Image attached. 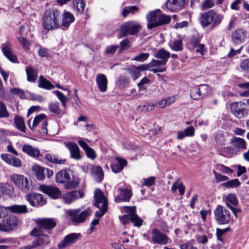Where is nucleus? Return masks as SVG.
<instances>
[{"mask_svg": "<svg viewBox=\"0 0 249 249\" xmlns=\"http://www.w3.org/2000/svg\"><path fill=\"white\" fill-rule=\"evenodd\" d=\"M1 50L4 55L11 62L18 63L17 56L13 53L12 45L8 42L2 44L1 45Z\"/></svg>", "mask_w": 249, "mask_h": 249, "instance_id": "14", "label": "nucleus"}, {"mask_svg": "<svg viewBox=\"0 0 249 249\" xmlns=\"http://www.w3.org/2000/svg\"><path fill=\"white\" fill-rule=\"evenodd\" d=\"M17 220L14 215H7L0 222V231H8L17 226Z\"/></svg>", "mask_w": 249, "mask_h": 249, "instance_id": "12", "label": "nucleus"}, {"mask_svg": "<svg viewBox=\"0 0 249 249\" xmlns=\"http://www.w3.org/2000/svg\"><path fill=\"white\" fill-rule=\"evenodd\" d=\"M5 209L8 210L12 213L17 214H24L29 213L28 209L26 205H14L6 207Z\"/></svg>", "mask_w": 249, "mask_h": 249, "instance_id": "27", "label": "nucleus"}, {"mask_svg": "<svg viewBox=\"0 0 249 249\" xmlns=\"http://www.w3.org/2000/svg\"><path fill=\"white\" fill-rule=\"evenodd\" d=\"M73 4L74 8L78 13L82 14L84 12L85 4L83 0H74Z\"/></svg>", "mask_w": 249, "mask_h": 249, "instance_id": "44", "label": "nucleus"}, {"mask_svg": "<svg viewBox=\"0 0 249 249\" xmlns=\"http://www.w3.org/2000/svg\"><path fill=\"white\" fill-rule=\"evenodd\" d=\"M22 151L33 157H38L40 155L39 150L29 144H25L22 147Z\"/></svg>", "mask_w": 249, "mask_h": 249, "instance_id": "30", "label": "nucleus"}, {"mask_svg": "<svg viewBox=\"0 0 249 249\" xmlns=\"http://www.w3.org/2000/svg\"><path fill=\"white\" fill-rule=\"evenodd\" d=\"M245 107V103L236 102L231 105V110L236 118L240 119L243 118L248 113Z\"/></svg>", "mask_w": 249, "mask_h": 249, "instance_id": "11", "label": "nucleus"}, {"mask_svg": "<svg viewBox=\"0 0 249 249\" xmlns=\"http://www.w3.org/2000/svg\"><path fill=\"white\" fill-rule=\"evenodd\" d=\"M33 170L35 172L36 178L37 179L42 180L45 178V168L39 165H34Z\"/></svg>", "mask_w": 249, "mask_h": 249, "instance_id": "37", "label": "nucleus"}, {"mask_svg": "<svg viewBox=\"0 0 249 249\" xmlns=\"http://www.w3.org/2000/svg\"><path fill=\"white\" fill-rule=\"evenodd\" d=\"M170 48L174 51L178 52L183 49L182 41L181 39L174 40L169 43Z\"/></svg>", "mask_w": 249, "mask_h": 249, "instance_id": "38", "label": "nucleus"}, {"mask_svg": "<svg viewBox=\"0 0 249 249\" xmlns=\"http://www.w3.org/2000/svg\"><path fill=\"white\" fill-rule=\"evenodd\" d=\"M14 123L16 127L20 131H25V125L22 118L16 116L14 118Z\"/></svg>", "mask_w": 249, "mask_h": 249, "instance_id": "41", "label": "nucleus"}, {"mask_svg": "<svg viewBox=\"0 0 249 249\" xmlns=\"http://www.w3.org/2000/svg\"><path fill=\"white\" fill-rule=\"evenodd\" d=\"M143 180L142 185L149 187L155 184V178L154 177H150L147 178H143Z\"/></svg>", "mask_w": 249, "mask_h": 249, "instance_id": "62", "label": "nucleus"}, {"mask_svg": "<svg viewBox=\"0 0 249 249\" xmlns=\"http://www.w3.org/2000/svg\"><path fill=\"white\" fill-rule=\"evenodd\" d=\"M150 82L149 79L144 77H143L141 81L138 84V86L139 87V91H142L146 89L145 87H144V85L146 84H148Z\"/></svg>", "mask_w": 249, "mask_h": 249, "instance_id": "64", "label": "nucleus"}, {"mask_svg": "<svg viewBox=\"0 0 249 249\" xmlns=\"http://www.w3.org/2000/svg\"><path fill=\"white\" fill-rule=\"evenodd\" d=\"M230 231V228L228 227L224 229H220L219 228L216 229V235L217 237V239L218 241L221 242H223L222 236L227 232Z\"/></svg>", "mask_w": 249, "mask_h": 249, "instance_id": "52", "label": "nucleus"}, {"mask_svg": "<svg viewBox=\"0 0 249 249\" xmlns=\"http://www.w3.org/2000/svg\"><path fill=\"white\" fill-rule=\"evenodd\" d=\"M69 150L71 158L79 160L82 158L78 145L74 142H69L66 145Z\"/></svg>", "mask_w": 249, "mask_h": 249, "instance_id": "23", "label": "nucleus"}, {"mask_svg": "<svg viewBox=\"0 0 249 249\" xmlns=\"http://www.w3.org/2000/svg\"><path fill=\"white\" fill-rule=\"evenodd\" d=\"M1 159L7 164L16 167H20L21 166V161L19 159L8 154H2Z\"/></svg>", "mask_w": 249, "mask_h": 249, "instance_id": "19", "label": "nucleus"}, {"mask_svg": "<svg viewBox=\"0 0 249 249\" xmlns=\"http://www.w3.org/2000/svg\"><path fill=\"white\" fill-rule=\"evenodd\" d=\"M40 190L53 199H57L61 196V191L56 187L50 185H42Z\"/></svg>", "mask_w": 249, "mask_h": 249, "instance_id": "15", "label": "nucleus"}, {"mask_svg": "<svg viewBox=\"0 0 249 249\" xmlns=\"http://www.w3.org/2000/svg\"><path fill=\"white\" fill-rule=\"evenodd\" d=\"M130 208H132V207H125V211L126 213H127V214L120 216L119 217V219L124 225L128 224L129 221H131L132 211L131 209H130Z\"/></svg>", "mask_w": 249, "mask_h": 249, "instance_id": "34", "label": "nucleus"}, {"mask_svg": "<svg viewBox=\"0 0 249 249\" xmlns=\"http://www.w3.org/2000/svg\"><path fill=\"white\" fill-rule=\"evenodd\" d=\"M195 134V128L191 126L185 128L183 131H180L178 132L177 139L178 140L183 139L185 137H193Z\"/></svg>", "mask_w": 249, "mask_h": 249, "instance_id": "32", "label": "nucleus"}, {"mask_svg": "<svg viewBox=\"0 0 249 249\" xmlns=\"http://www.w3.org/2000/svg\"><path fill=\"white\" fill-rule=\"evenodd\" d=\"M216 166H217V170L223 173L227 174H231L233 172V171L232 169H231L230 167L226 166L223 164H217L216 165Z\"/></svg>", "mask_w": 249, "mask_h": 249, "instance_id": "54", "label": "nucleus"}, {"mask_svg": "<svg viewBox=\"0 0 249 249\" xmlns=\"http://www.w3.org/2000/svg\"><path fill=\"white\" fill-rule=\"evenodd\" d=\"M216 143L220 145L225 144V139L223 134L221 133H217L215 137Z\"/></svg>", "mask_w": 249, "mask_h": 249, "instance_id": "57", "label": "nucleus"}, {"mask_svg": "<svg viewBox=\"0 0 249 249\" xmlns=\"http://www.w3.org/2000/svg\"><path fill=\"white\" fill-rule=\"evenodd\" d=\"M83 196L84 193L82 191H73L64 194L62 198L65 203L70 204L75 200L82 197Z\"/></svg>", "mask_w": 249, "mask_h": 249, "instance_id": "18", "label": "nucleus"}, {"mask_svg": "<svg viewBox=\"0 0 249 249\" xmlns=\"http://www.w3.org/2000/svg\"><path fill=\"white\" fill-rule=\"evenodd\" d=\"M223 16L213 10L200 13L199 22L204 28L211 25L212 29L219 25L222 22Z\"/></svg>", "mask_w": 249, "mask_h": 249, "instance_id": "2", "label": "nucleus"}, {"mask_svg": "<svg viewBox=\"0 0 249 249\" xmlns=\"http://www.w3.org/2000/svg\"><path fill=\"white\" fill-rule=\"evenodd\" d=\"M152 241L154 244L165 245L168 243L169 238L158 229L154 228L151 231Z\"/></svg>", "mask_w": 249, "mask_h": 249, "instance_id": "9", "label": "nucleus"}, {"mask_svg": "<svg viewBox=\"0 0 249 249\" xmlns=\"http://www.w3.org/2000/svg\"><path fill=\"white\" fill-rule=\"evenodd\" d=\"M11 92L12 94L17 95L20 98L23 99L25 97V93L24 91L23 90L20 89H11Z\"/></svg>", "mask_w": 249, "mask_h": 249, "instance_id": "58", "label": "nucleus"}, {"mask_svg": "<svg viewBox=\"0 0 249 249\" xmlns=\"http://www.w3.org/2000/svg\"><path fill=\"white\" fill-rule=\"evenodd\" d=\"M18 40L25 51L27 52L30 50L31 44L29 40L21 36L18 37Z\"/></svg>", "mask_w": 249, "mask_h": 249, "instance_id": "47", "label": "nucleus"}, {"mask_svg": "<svg viewBox=\"0 0 249 249\" xmlns=\"http://www.w3.org/2000/svg\"><path fill=\"white\" fill-rule=\"evenodd\" d=\"M49 108L52 112L55 114H59L61 112V109L59 107V103L57 102L50 103Z\"/></svg>", "mask_w": 249, "mask_h": 249, "instance_id": "51", "label": "nucleus"}, {"mask_svg": "<svg viewBox=\"0 0 249 249\" xmlns=\"http://www.w3.org/2000/svg\"><path fill=\"white\" fill-rule=\"evenodd\" d=\"M241 184L239 180L237 179H233L222 183V186L226 188H234L238 187Z\"/></svg>", "mask_w": 249, "mask_h": 249, "instance_id": "40", "label": "nucleus"}, {"mask_svg": "<svg viewBox=\"0 0 249 249\" xmlns=\"http://www.w3.org/2000/svg\"><path fill=\"white\" fill-rule=\"evenodd\" d=\"M190 96L194 100H199L204 97L201 94L198 87H194L191 89Z\"/></svg>", "mask_w": 249, "mask_h": 249, "instance_id": "46", "label": "nucleus"}, {"mask_svg": "<svg viewBox=\"0 0 249 249\" xmlns=\"http://www.w3.org/2000/svg\"><path fill=\"white\" fill-rule=\"evenodd\" d=\"M188 1L189 0H168L166 7L168 10L174 11L183 7Z\"/></svg>", "mask_w": 249, "mask_h": 249, "instance_id": "20", "label": "nucleus"}, {"mask_svg": "<svg viewBox=\"0 0 249 249\" xmlns=\"http://www.w3.org/2000/svg\"><path fill=\"white\" fill-rule=\"evenodd\" d=\"M240 68L246 73H249V59H246L241 62Z\"/></svg>", "mask_w": 249, "mask_h": 249, "instance_id": "56", "label": "nucleus"}, {"mask_svg": "<svg viewBox=\"0 0 249 249\" xmlns=\"http://www.w3.org/2000/svg\"><path fill=\"white\" fill-rule=\"evenodd\" d=\"M62 22L60 26L68 28L70 24L74 21V17L73 15L68 11H65L61 15Z\"/></svg>", "mask_w": 249, "mask_h": 249, "instance_id": "25", "label": "nucleus"}, {"mask_svg": "<svg viewBox=\"0 0 249 249\" xmlns=\"http://www.w3.org/2000/svg\"><path fill=\"white\" fill-rule=\"evenodd\" d=\"M45 158L48 161L55 164H64L66 162V160L59 159L58 157L49 154H47Z\"/></svg>", "mask_w": 249, "mask_h": 249, "instance_id": "42", "label": "nucleus"}, {"mask_svg": "<svg viewBox=\"0 0 249 249\" xmlns=\"http://www.w3.org/2000/svg\"><path fill=\"white\" fill-rule=\"evenodd\" d=\"M138 11V8L136 6L126 7L122 12V15L125 17L128 13L134 14Z\"/></svg>", "mask_w": 249, "mask_h": 249, "instance_id": "50", "label": "nucleus"}, {"mask_svg": "<svg viewBox=\"0 0 249 249\" xmlns=\"http://www.w3.org/2000/svg\"><path fill=\"white\" fill-rule=\"evenodd\" d=\"M9 116V113L7 111L6 105L0 101V118H7Z\"/></svg>", "mask_w": 249, "mask_h": 249, "instance_id": "49", "label": "nucleus"}, {"mask_svg": "<svg viewBox=\"0 0 249 249\" xmlns=\"http://www.w3.org/2000/svg\"><path fill=\"white\" fill-rule=\"evenodd\" d=\"M10 180L24 192L30 191V183L28 179L22 175L14 174L10 177Z\"/></svg>", "mask_w": 249, "mask_h": 249, "instance_id": "7", "label": "nucleus"}, {"mask_svg": "<svg viewBox=\"0 0 249 249\" xmlns=\"http://www.w3.org/2000/svg\"><path fill=\"white\" fill-rule=\"evenodd\" d=\"M96 82L101 92H105L107 91V79L104 74H98L96 78Z\"/></svg>", "mask_w": 249, "mask_h": 249, "instance_id": "22", "label": "nucleus"}, {"mask_svg": "<svg viewBox=\"0 0 249 249\" xmlns=\"http://www.w3.org/2000/svg\"><path fill=\"white\" fill-rule=\"evenodd\" d=\"M36 224L41 229L49 230L54 228L56 225V222L52 218H38L36 220Z\"/></svg>", "mask_w": 249, "mask_h": 249, "instance_id": "16", "label": "nucleus"}, {"mask_svg": "<svg viewBox=\"0 0 249 249\" xmlns=\"http://www.w3.org/2000/svg\"><path fill=\"white\" fill-rule=\"evenodd\" d=\"M213 174L214 176L216 182L226 181L228 179V178L227 176L218 173L215 170H213Z\"/></svg>", "mask_w": 249, "mask_h": 249, "instance_id": "55", "label": "nucleus"}, {"mask_svg": "<svg viewBox=\"0 0 249 249\" xmlns=\"http://www.w3.org/2000/svg\"><path fill=\"white\" fill-rule=\"evenodd\" d=\"M81 237V234L79 233H71L67 235L64 239L58 244V249H63L71 244L75 243Z\"/></svg>", "mask_w": 249, "mask_h": 249, "instance_id": "13", "label": "nucleus"}, {"mask_svg": "<svg viewBox=\"0 0 249 249\" xmlns=\"http://www.w3.org/2000/svg\"><path fill=\"white\" fill-rule=\"evenodd\" d=\"M70 175L66 169L61 170L55 175V181L57 183H63L70 179Z\"/></svg>", "mask_w": 249, "mask_h": 249, "instance_id": "29", "label": "nucleus"}, {"mask_svg": "<svg viewBox=\"0 0 249 249\" xmlns=\"http://www.w3.org/2000/svg\"><path fill=\"white\" fill-rule=\"evenodd\" d=\"M154 57L157 59L161 60L166 64L169 58L170 57V53L166 50L160 49L154 53Z\"/></svg>", "mask_w": 249, "mask_h": 249, "instance_id": "33", "label": "nucleus"}, {"mask_svg": "<svg viewBox=\"0 0 249 249\" xmlns=\"http://www.w3.org/2000/svg\"><path fill=\"white\" fill-rule=\"evenodd\" d=\"M148 53H141L139 55L135 56L132 59L139 62H143L149 57Z\"/></svg>", "mask_w": 249, "mask_h": 249, "instance_id": "60", "label": "nucleus"}, {"mask_svg": "<svg viewBox=\"0 0 249 249\" xmlns=\"http://www.w3.org/2000/svg\"><path fill=\"white\" fill-rule=\"evenodd\" d=\"M61 14L57 9H49L45 11L42 17L44 28L48 31L53 30L60 27Z\"/></svg>", "mask_w": 249, "mask_h": 249, "instance_id": "1", "label": "nucleus"}, {"mask_svg": "<svg viewBox=\"0 0 249 249\" xmlns=\"http://www.w3.org/2000/svg\"><path fill=\"white\" fill-rule=\"evenodd\" d=\"M46 117V116L45 115L43 114H41L40 115H39L37 116H36L34 121H33V125L32 126H31L30 124V120L29 121V127L30 128L33 130H34V128L37 126L39 123H41V122H43L44 121H45V118Z\"/></svg>", "mask_w": 249, "mask_h": 249, "instance_id": "43", "label": "nucleus"}, {"mask_svg": "<svg viewBox=\"0 0 249 249\" xmlns=\"http://www.w3.org/2000/svg\"><path fill=\"white\" fill-rule=\"evenodd\" d=\"M115 160L117 163L112 164L111 165V169L113 172L117 173L123 170L124 167L127 164V161L119 157H115Z\"/></svg>", "mask_w": 249, "mask_h": 249, "instance_id": "28", "label": "nucleus"}, {"mask_svg": "<svg viewBox=\"0 0 249 249\" xmlns=\"http://www.w3.org/2000/svg\"><path fill=\"white\" fill-rule=\"evenodd\" d=\"M53 93L56 95L57 98L61 102L62 105L65 107L66 106V102L68 100V98L59 90L54 91Z\"/></svg>", "mask_w": 249, "mask_h": 249, "instance_id": "53", "label": "nucleus"}, {"mask_svg": "<svg viewBox=\"0 0 249 249\" xmlns=\"http://www.w3.org/2000/svg\"><path fill=\"white\" fill-rule=\"evenodd\" d=\"M38 87L46 89H51L54 88L53 85L42 76H39Z\"/></svg>", "mask_w": 249, "mask_h": 249, "instance_id": "39", "label": "nucleus"}, {"mask_svg": "<svg viewBox=\"0 0 249 249\" xmlns=\"http://www.w3.org/2000/svg\"><path fill=\"white\" fill-rule=\"evenodd\" d=\"M226 203L231 204L232 205L236 206L238 204V200L236 196L233 193H230L228 194L225 197Z\"/></svg>", "mask_w": 249, "mask_h": 249, "instance_id": "45", "label": "nucleus"}, {"mask_svg": "<svg viewBox=\"0 0 249 249\" xmlns=\"http://www.w3.org/2000/svg\"><path fill=\"white\" fill-rule=\"evenodd\" d=\"M25 198L33 207L42 206L46 202L43 195L38 193H30L26 196Z\"/></svg>", "mask_w": 249, "mask_h": 249, "instance_id": "10", "label": "nucleus"}, {"mask_svg": "<svg viewBox=\"0 0 249 249\" xmlns=\"http://www.w3.org/2000/svg\"><path fill=\"white\" fill-rule=\"evenodd\" d=\"M85 152L89 158L93 160L96 158V152L93 148L89 147Z\"/></svg>", "mask_w": 249, "mask_h": 249, "instance_id": "63", "label": "nucleus"}, {"mask_svg": "<svg viewBox=\"0 0 249 249\" xmlns=\"http://www.w3.org/2000/svg\"><path fill=\"white\" fill-rule=\"evenodd\" d=\"M142 29L141 25L136 21H130L124 22L120 27L121 34L119 37L126 36L127 35H137Z\"/></svg>", "mask_w": 249, "mask_h": 249, "instance_id": "5", "label": "nucleus"}, {"mask_svg": "<svg viewBox=\"0 0 249 249\" xmlns=\"http://www.w3.org/2000/svg\"><path fill=\"white\" fill-rule=\"evenodd\" d=\"M171 21V17L164 14H162L160 10L159 16V26L168 24Z\"/></svg>", "mask_w": 249, "mask_h": 249, "instance_id": "48", "label": "nucleus"}, {"mask_svg": "<svg viewBox=\"0 0 249 249\" xmlns=\"http://www.w3.org/2000/svg\"><path fill=\"white\" fill-rule=\"evenodd\" d=\"M129 74L133 80H136L140 76V71L135 67L129 71Z\"/></svg>", "mask_w": 249, "mask_h": 249, "instance_id": "61", "label": "nucleus"}, {"mask_svg": "<svg viewBox=\"0 0 249 249\" xmlns=\"http://www.w3.org/2000/svg\"><path fill=\"white\" fill-rule=\"evenodd\" d=\"M214 218L220 225L228 224L231 219L230 212L224 207L218 205L213 212Z\"/></svg>", "mask_w": 249, "mask_h": 249, "instance_id": "6", "label": "nucleus"}, {"mask_svg": "<svg viewBox=\"0 0 249 249\" xmlns=\"http://www.w3.org/2000/svg\"><path fill=\"white\" fill-rule=\"evenodd\" d=\"M26 72L27 76V79L28 81L31 82H36L37 77V73L33 67L27 66L26 68Z\"/></svg>", "mask_w": 249, "mask_h": 249, "instance_id": "36", "label": "nucleus"}, {"mask_svg": "<svg viewBox=\"0 0 249 249\" xmlns=\"http://www.w3.org/2000/svg\"><path fill=\"white\" fill-rule=\"evenodd\" d=\"M79 209L69 210L67 212L69 216L71 217V220L76 224L83 223L88 216L90 215V212L88 210H85L80 212Z\"/></svg>", "mask_w": 249, "mask_h": 249, "instance_id": "8", "label": "nucleus"}, {"mask_svg": "<svg viewBox=\"0 0 249 249\" xmlns=\"http://www.w3.org/2000/svg\"><path fill=\"white\" fill-rule=\"evenodd\" d=\"M119 190L121 193L119 196L115 198V201L117 203H120L122 201L128 202L132 196L131 190L122 188H119Z\"/></svg>", "mask_w": 249, "mask_h": 249, "instance_id": "24", "label": "nucleus"}, {"mask_svg": "<svg viewBox=\"0 0 249 249\" xmlns=\"http://www.w3.org/2000/svg\"><path fill=\"white\" fill-rule=\"evenodd\" d=\"M91 173L95 180L98 182H101L104 178V173L102 168L99 166H94L91 168Z\"/></svg>", "mask_w": 249, "mask_h": 249, "instance_id": "31", "label": "nucleus"}, {"mask_svg": "<svg viewBox=\"0 0 249 249\" xmlns=\"http://www.w3.org/2000/svg\"><path fill=\"white\" fill-rule=\"evenodd\" d=\"M94 197L95 200L94 205L100 210L96 212L95 216L100 218L104 215L107 210V200L100 189H97L95 191Z\"/></svg>", "mask_w": 249, "mask_h": 249, "instance_id": "4", "label": "nucleus"}, {"mask_svg": "<svg viewBox=\"0 0 249 249\" xmlns=\"http://www.w3.org/2000/svg\"><path fill=\"white\" fill-rule=\"evenodd\" d=\"M159 16L160 10L150 12L146 16V18L148 22L147 28L149 29H152L154 27L159 26Z\"/></svg>", "mask_w": 249, "mask_h": 249, "instance_id": "17", "label": "nucleus"}, {"mask_svg": "<svg viewBox=\"0 0 249 249\" xmlns=\"http://www.w3.org/2000/svg\"><path fill=\"white\" fill-rule=\"evenodd\" d=\"M246 38L245 32L241 29L235 31L231 35L232 41L236 44L243 43Z\"/></svg>", "mask_w": 249, "mask_h": 249, "instance_id": "26", "label": "nucleus"}, {"mask_svg": "<svg viewBox=\"0 0 249 249\" xmlns=\"http://www.w3.org/2000/svg\"><path fill=\"white\" fill-rule=\"evenodd\" d=\"M118 83L121 88H124L128 84V78L124 76L121 75L119 78Z\"/></svg>", "mask_w": 249, "mask_h": 249, "instance_id": "59", "label": "nucleus"}, {"mask_svg": "<svg viewBox=\"0 0 249 249\" xmlns=\"http://www.w3.org/2000/svg\"><path fill=\"white\" fill-rule=\"evenodd\" d=\"M130 209L132 210V218L131 221L133 223L134 226L137 227H141L143 223V220L136 213V207H132V208Z\"/></svg>", "mask_w": 249, "mask_h": 249, "instance_id": "35", "label": "nucleus"}, {"mask_svg": "<svg viewBox=\"0 0 249 249\" xmlns=\"http://www.w3.org/2000/svg\"><path fill=\"white\" fill-rule=\"evenodd\" d=\"M30 234L35 239L31 244L24 247L23 249H36L49 242L48 236L43 235L39 228L34 229Z\"/></svg>", "mask_w": 249, "mask_h": 249, "instance_id": "3", "label": "nucleus"}, {"mask_svg": "<svg viewBox=\"0 0 249 249\" xmlns=\"http://www.w3.org/2000/svg\"><path fill=\"white\" fill-rule=\"evenodd\" d=\"M230 143L232 145V149L243 150L247 148V143L242 138L234 137L230 140Z\"/></svg>", "mask_w": 249, "mask_h": 249, "instance_id": "21", "label": "nucleus"}]
</instances>
